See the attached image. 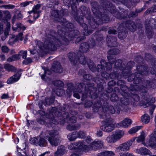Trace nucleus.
<instances>
[{"mask_svg":"<svg viewBox=\"0 0 156 156\" xmlns=\"http://www.w3.org/2000/svg\"><path fill=\"white\" fill-rule=\"evenodd\" d=\"M58 134V133L55 131H47L45 138L48 140L51 145L56 146L59 142Z\"/></svg>","mask_w":156,"mask_h":156,"instance_id":"f257e3e1","label":"nucleus"},{"mask_svg":"<svg viewBox=\"0 0 156 156\" xmlns=\"http://www.w3.org/2000/svg\"><path fill=\"white\" fill-rule=\"evenodd\" d=\"M116 124L112 119H109L105 122L104 125L101 126V129L106 132H110L113 130L116 126Z\"/></svg>","mask_w":156,"mask_h":156,"instance_id":"f03ea898","label":"nucleus"},{"mask_svg":"<svg viewBox=\"0 0 156 156\" xmlns=\"http://www.w3.org/2000/svg\"><path fill=\"white\" fill-rule=\"evenodd\" d=\"M91 142H92L91 141V140L89 137L88 138L87 140H86V142L84 143L85 144H86L87 146H88L87 147V150H86V151H88L89 150L88 149V148L90 147V146L88 145L86 143H87L88 144H91ZM103 142L101 140L95 141L91 144L90 146L92 147V148L90 149L95 150L98 148L102 147L103 146Z\"/></svg>","mask_w":156,"mask_h":156,"instance_id":"7ed1b4c3","label":"nucleus"},{"mask_svg":"<svg viewBox=\"0 0 156 156\" xmlns=\"http://www.w3.org/2000/svg\"><path fill=\"white\" fill-rule=\"evenodd\" d=\"M88 147L86 144H84L82 142H80L76 143L74 145L71 144L68 146L69 149L72 150L75 149L77 151H86L87 150V147Z\"/></svg>","mask_w":156,"mask_h":156,"instance_id":"20e7f679","label":"nucleus"},{"mask_svg":"<svg viewBox=\"0 0 156 156\" xmlns=\"http://www.w3.org/2000/svg\"><path fill=\"white\" fill-rule=\"evenodd\" d=\"M85 135V133L83 131H80L79 132H74L69 133L67 136L69 140L70 141L75 140L77 137L83 138Z\"/></svg>","mask_w":156,"mask_h":156,"instance_id":"39448f33","label":"nucleus"},{"mask_svg":"<svg viewBox=\"0 0 156 156\" xmlns=\"http://www.w3.org/2000/svg\"><path fill=\"white\" fill-rule=\"evenodd\" d=\"M149 145L152 148L156 149V130L150 135L149 140Z\"/></svg>","mask_w":156,"mask_h":156,"instance_id":"423d86ee","label":"nucleus"},{"mask_svg":"<svg viewBox=\"0 0 156 156\" xmlns=\"http://www.w3.org/2000/svg\"><path fill=\"white\" fill-rule=\"evenodd\" d=\"M132 121L130 119L128 118H126L122 121L116 124V126L117 127H126L130 125Z\"/></svg>","mask_w":156,"mask_h":156,"instance_id":"0eeeda50","label":"nucleus"},{"mask_svg":"<svg viewBox=\"0 0 156 156\" xmlns=\"http://www.w3.org/2000/svg\"><path fill=\"white\" fill-rule=\"evenodd\" d=\"M135 140V138H133L130 140L127 143L122 144L120 146V149L121 151H125L129 149L130 147L132 145V143Z\"/></svg>","mask_w":156,"mask_h":156,"instance_id":"6e6552de","label":"nucleus"},{"mask_svg":"<svg viewBox=\"0 0 156 156\" xmlns=\"http://www.w3.org/2000/svg\"><path fill=\"white\" fill-rule=\"evenodd\" d=\"M40 7V5H37L33 8V11L29 12H28L29 14H31L33 12L34 14L33 16L34 19H37L40 16L39 14L40 12V11L39 10Z\"/></svg>","mask_w":156,"mask_h":156,"instance_id":"1a4fd4ad","label":"nucleus"},{"mask_svg":"<svg viewBox=\"0 0 156 156\" xmlns=\"http://www.w3.org/2000/svg\"><path fill=\"white\" fill-rule=\"evenodd\" d=\"M113 133L117 141L119 140L124 135V132L121 130H117L115 131Z\"/></svg>","mask_w":156,"mask_h":156,"instance_id":"9d476101","label":"nucleus"},{"mask_svg":"<svg viewBox=\"0 0 156 156\" xmlns=\"http://www.w3.org/2000/svg\"><path fill=\"white\" fill-rule=\"evenodd\" d=\"M20 75V73H17L16 75H13L7 80V83L8 84H11L16 82L19 79Z\"/></svg>","mask_w":156,"mask_h":156,"instance_id":"9b49d317","label":"nucleus"},{"mask_svg":"<svg viewBox=\"0 0 156 156\" xmlns=\"http://www.w3.org/2000/svg\"><path fill=\"white\" fill-rule=\"evenodd\" d=\"M136 153L142 155H145L150 154V151L145 147L137 148L135 150Z\"/></svg>","mask_w":156,"mask_h":156,"instance_id":"f8f14e48","label":"nucleus"},{"mask_svg":"<svg viewBox=\"0 0 156 156\" xmlns=\"http://www.w3.org/2000/svg\"><path fill=\"white\" fill-rule=\"evenodd\" d=\"M26 27L21 24L18 23L16 25L13 26L12 28L15 31H23L26 29Z\"/></svg>","mask_w":156,"mask_h":156,"instance_id":"ddd939ff","label":"nucleus"},{"mask_svg":"<svg viewBox=\"0 0 156 156\" xmlns=\"http://www.w3.org/2000/svg\"><path fill=\"white\" fill-rule=\"evenodd\" d=\"M65 148L63 146H59L57 151L55 153V156H61L65 152Z\"/></svg>","mask_w":156,"mask_h":156,"instance_id":"4468645a","label":"nucleus"},{"mask_svg":"<svg viewBox=\"0 0 156 156\" xmlns=\"http://www.w3.org/2000/svg\"><path fill=\"white\" fill-rule=\"evenodd\" d=\"M90 47L87 43H82L81 44L80 50L83 52H85L88 51L89 48Z\"/></svg>","mask_w":156,"mask_h":156,"instance_id":"2eb2a0df","label":"nucleus"},{"mask_svg":"<svg viewBox=\"0 0 156 156\" xmlns=\"http://www.w3.org/2000/svg\"><path fill=\"white\" fill-rule=\"evenodd\" d=\"M126 27L132 32H134L136 29V26L134 23L131 21L129 22L126 24Z\"/></svg>","mask_w":156,"mask_h":156,"instance_id":"dca6fc26","label":"nucleus"},{"mask_svg":"<svg viewBox=\"0 0 156 156\" xmlns=\"http://www.w3.org/2000/svg\"><path fill=\"white\" fill-rule=\"evenodd\" d=\"M141 120L142 122L145 123H148L150 121V118L149 116L147 114H144L141 117Z\"/></svg>","mask_w":156,"mask_h":156,"instance_id":"f3484780","label":"nucleus"},{"mask_svg":"<svg viewBox=\"0 0 156 156\" xmlns=\"http://www.w3.org/2000/svg\"><path fill=\"white\" fill-rule=\"evenodd\" d=\"M35 44L34 46V48L37 49V48H40V49H43V47H44L45 48H47L45 46H44L42 42L40 41H38L37 40L35 41H34Z\"/></svg>","mask_w":156,"mask_h":156,"instance_id":"a211bd4d","label":"nucleus"},{"mask_svg":"<svg viewBox=\"0 0 156 156\" xmlns=\"http://www.w3.org/2000/svg\"><path fill=\"white\" fill-rule=\"evenodd\" d=\"M106 140L108 142L112 143L117 141L113 133L112 135H109L107 137Z\"/></svg>","mask_w":156,"mask_h":156,"instance_id":"6ab92c4d","label":"nucleus"},{"mask_svg":"<svg viewBox=\"0 0 156 156\" xmlns=\"http://www.w3.org/2000/svg\"><path fill=\"white\" fill-rule=\"evenodd\" d=\"M141 126H135V127L131 128L129 131L128 132L130 134H133L135 133L140 129L141 128Z\"/></svg>","mask_w":156,"mask_h":156,"instance_id":"aec40b11","label":"nucleus"},{"mask_svg":"<svg viewBox=\"0 0 156 156\" xmlns=\"http://www.w3.org/2000/svg\"><path fill=\"white\" fill-rule=\"evenodd\" d=\"M145 136L144 133H142L139 136L136 137H133V138H135L136 141L138 143H139L144 141L145 139Z\"/></svg>","mask_w":156,"mask_h":156,"instance_id":"412c9836","label":"nucleus"},{"mask_svg":"<svg viewBox=\"0 0 156 156\" xmlns=\"http://www.w3.org/2000/svg\"><path fill=\"white\" fill-rule=\"evenodd\" d=\"M20 58V56L18 55H13L12 57H10L7 59L8 62H11L12 61L17 60Z\"/></svg>","mask_w":156,"mask_h":156,"instance_id":"4be33fe9","label":"nucleus"},{"mask_svg":"<svg viewBox=\"0 0 156 156\" xmlns=\"http://www.w3.org/2000/svg\"><path fill=\"white\" fill-rule=\"evenodd\" d=\"M55 72L58 73H61L62 71V67L60 63H58L57 67H56L53 70Z\"/></svg>","mask_w":156,"mask_h":156,"instance_id":"5701e85b","label":"nucleus"},{"mask_svg":"<svg viewBox=\"0 0 156 156\" xmlns=\"http://www.w3.org/2000/svg\"><path fill=\"white\" fill-rule=\"evenodd\" d=\"M19 53L20 56H22L23 58H26L27 54V51H21Z\"/></svg>","mask_w":156,"mask_h":156,"instance_id":"b1692460","label":"nucleus"},{"mask_svg":"<svg viewBox=\"0 0 156 156\" xmlns=\"http://www.w3.org/2000/svg\"><path fill=\"white\" fill-rule=\"evenodd\" d=\"M48 48L52 50H55L57 49L56 46H55V45L51 43H50L49 44H48Z\"/></svg>","mask_w":156,"mask_h":156,"instance_id":"393cba45","label":"nucleus"},{"mask_svg":"<svg viewBox=\"0 0 156 156\" xmlns=\"http://www.w3.org/2000/svg\"><path fill=\"white\" fill-rule=\"evenodd\" d=\"M79 60L80 63L81 64H85L86 63V61L83 56L82 55L80 57Z\"/></svg>","mask_w":156,"mask_h":156,"instance_id":"a878e982","label":"nucleus"},{"mask_svg":"<svg viewBox=\"0 0 156 156\" xmlns=\"http://www.w3.org/2000/svg\"><path fill=\"white\" fill-rule=\"evenodd\" d=\"M46 144V140L43 138H41L39 141V144L41 146H43Z\"/></svg>","mask_w":156,"mask_h":156,"instance_id":"bb28decb","label":"nucleus"},{"mask_svg":"<svg viewBox=\"0 0 156 156\" xmlns=\"http://www.w3.org/2000/svg\"><path fill=\"white\" fill-rule=\"evenodd\" d=\"M121 101L122 103L125 105H127L129 103L128 99L127 98H121Z\"/></svg>","mask_w":156,"mask_h":156,"instance_id":"cd10ccee","label":"nucleus"},{"mask_svg":"<svg viewBox=\"0 0 156 156\" xmlns=\"http://www.w3.org/2000/svg\"><path fill=\"white\" fill-rule=\"evenodd\" d=\"M32 62V59L30 58H28L26 59H25L23 61V63L25 65H27L30 63Z\"/></svg>","mask_w":156,"mask_h":156,"instance_id":"c85d7f7f","label":"nucleus"},{"mask_svg":"<svg viewBox=\"0 0 156 156\" xmlns=\"http://www.w3.org/2000/svg\"><path fill=\"white\" fill-rule=\"evenodd\" d=\"M1 49L2 52L4 53L8 52L9 50L8 47L5 46H2Z\"/></svg>","mask_w":156,"mask_h":156,"instance_id":"c756f323","label":"nucleus"},{"mask_svg":"<svg viewBox=\"0 0 156 156\" xmlns=\"http://www.w3.org/2000/svg\"><path fill=\"white\" fill-rule=\"evenodd\" d=\"M5 69H7L9 71H12V69L13 68V67L9 65L6 64L5 66Z\"/></svg>","mask_w":156,"mask_h":156,"instance_id":"7c9ffc66","label":"nucleus"},{"mask_svg":"<svg viewBox=\"0 0 156 156\" xmlns=\"http://www.w3.org/2000/svg\"><path fill=\"white\" fill-rule=\"evenodd\" d=\"M67 129L70 131H72L74 129H77L78 128L76 127L75 126H71L70 125H69L67 126Z\"/></svg>","mask_w":156,"mask_h":156,"instance_id":"2f4dec72","label":"nucleus"},{"mask_svg":"<svg viewBox=\"0 0 156 156\" xmlns=\"http://www.w3.org/2000/svg\"><path fill=\"white\" fill-rule=\"evenodd\" d=\"M52 15L56 17H59L58 12V10H54L51 12Z\"/></svg>","mask_w":156,"mask_h":156,"instance_id":"473e14b6","label":"nucleus"},{"mask_svg":"<svg viewBox=\"0 0 156 156\" xmlns=\"http://www.w3.org/2000/svg\"><path fill=\"white\" fill-rule=\"evenodd\" d=\"M111 100L113 101H116L118 100V97L116 94H113L111 98Z\"/></svg>","mask_w":156,"mask_h":156,"instance_id":"72a5a7b5","label":"nucleus"},{"mask_svg":"<svg viewBox=\"0 0 156 156\" xmlns=\"http://www.w3.org/2000/svg\"><path fill=\"white\" fill-rule=\"evenodd\" d=\"M51 73V72L49 70H47L45 71L44 74L42 75L41 77L42 79H44V77L46 74L50 75Z\"/></svg>","mask_w":156,"mask_h":156,"instance_id":"f704fd0d","label":"nucleus"},{"mask_svg":"<svg viewBox=\"0 0 156 156\" xmlns=\"http://www.w3.org/2000/svg\"><path fill=\"white\" fill-rule=\"evenodd\" d=\"M83 26L85 27V28H84V31L85 32H84V34L85 35H87L88 34H90L91 33V32H88V31L86 30V28H87V26L84 23L83 24Z\"/></svg>","mask_w":156,"mask_h":156,"instance_id":"c9c22d12","label":"nucleus"},{"mask_svg":"<svg viewBox=\"0 0 156 156\" xmlns=\"http://www.w3.org/2000/svg\"><path fill=\"white\" fill-rule=\"evenodd\" d=\"M156 107V106L154 105H153L151 106V108L150 109V114L151 115L153 114V112Z\"/></svg>","mask_w":156,"mask_h":156,"instance_id":"e433bc0d","label":"nucleus"},{"mask_svg":"<svg viewBox=\"0 0 156 156\" xmlns=\"http://www.w3.org/2000/svg\"><path fill=\"white\" fill-rule=\"evenodd\" d=\"M120 156H134L132 154L130 153H120Z\"/></svg>","mask_w":156,"mask_h":156,"instance_id":"4c0bfd02","label":"nucleus"},{"mask_svg":"<svg viewBox=\"0 0 156 156\" xmlns=\"http://www.w3.org/2000/svg\"><path fill=\"white\" fill-rule=\"evenodd\" d=\"M108 112L112 114H113L115 113V110L112 106H110L109 107V109H108Z\"/></svg>","mask_w":156,"mask_h":156,"instance_id":"58836bf2","label":"nucleus"},{"mask_svg":"<svg viewBox=\"0 0 156 156\" xmlns=\"http://www.w3.org/2000/svg\"><path fill=\"white\" fill-rule=\"evenodd\" d=\"M23 34L20 33L17 36V38L18 40L22 41L23 40Z\"/></svg>","mask_w":156,"mask_h":156,"instance_id":"ea45409f","label":"nucleus"},{"mask_svg":"<svg viewBox=\"0 0 156 156\" xmlns=\"http://www.w3.org/2000/svg\"><path fill=\"white\" fill-rule=\"evenodd\" d=\"M73 54H74V53H71L68 54V56L71 62L73 61V58H74L73 57Z\"/></svg>","mask_w":156,"mask_h":156,"instance_id":"a19ab883","label":"nucleus"},{"mask_svg":"<svg viewBox=\"0 0 156 156\" xmlns=\"http://www.w3.org/2000/svg\"><path fill=\"white\" fill-rule=\"evenodd\" d=\"M105 153L107 156H110L114 155L112 151H106L105 152Z\"/></svg>","mask_w":156,"mask_h":156,"instance_id":"79ce46f5","label":"nucleus"},{"mask_svg":"<svg viewBox=\"0 0 156 156\" xmlns=\"http://www.w3.org/2000/svg\"><path fill=\"white\" fill-rule=\"evenodd\" d=\"M1 98L3 99H5L9 98V97L8 94H5L2 95Z\"/></svg>","mask_w":156,"mask_h":156,"instance_id":"37998d69","label":"nucleus"},{"mask_svg":"<svg viewBox=\"0 0 156 156\" xmlns=\"http://www.w3.org/2000/svg\"><path fill=\"white\" fill-rule=\"evenodd\" d=\"M117 33L116 31L115 30H110L108 31V33L110 34H115Z\"/></svg>","mask_w":156,"mask_h":156,"instance_id":"c03bdc74","label":"nucleus"},{"mask_svg":"<svg viewBox=\"0 0 156 156\" xmlns=\"http://www.w3.org/2000/svg\"><path fill=\"white\" fill-rule=\"evenodd\" d=\"M111 51L112 52H113V54L115 55L118 54L119 51V50L117 49H113Z\"/></svg>","mask_w":156,"mask_h":156,"instance_id":"a18cd8bd","label":"nucleus"},{"mask_svg":"<svg viewBox=\"0 0 156 156\" xmlns=\"http://www.w3.org/2000/svg\"><path fill=\"white\" fill-rule=\"evenodd\" d=\"M62 43L65 45L69 43V40L67 38H64L62 40Z\"/></svg>","mask_w":156,"mask_h":156,"instance_id":"49530a36","label":"nucleus"},{"mask_svg":"<svg viewBox=\"0 0 156 156\" xmlns=\"http://www.w3.org/2000/svg\"><path fill=\"white\" fill-rule=\"evenodd\" d=\"M29 2L27 1H26L21 4V5L22 7L26 6L29 5Z\"/></svg>","mask_w":156,"mask_h":156,"instance_id":"de8ad7c7","label":"nucleus"},{"mask_svg":"<svg viewBox=\"0 0 156 156\" xmlns=\"http://www.w3.org/2000/svg\"><path fill=\"white\" fill-rule=\"evenodd\" d=\"M10 29V27L9 26H8L7 27V29L5 30V34L6 36L8 34V31Z\"/></svg>","mask_w":156,"mask_h":156,"instance_id":"09e8293b","label":"nucleus"},{"mask_svg":"<svg viewBox=\"0 0 156 156\" xmlns=\"http://www.w3.org/2000/svg\"><path fill=\"white\" fill-rule=\"evenodd\" d=\"M121 61L120 60H118L116 61L115 63V65L117 67H119V65H120L121 64V63H120V62Z\"/></svg>","mask_w":156,"mask_h":156,"instance_id":"8fccbe9b","label":"nucleus"},{"mask_svg":"<svg viewBox=\"0 0 156 156\" xmlns=\"http://www.w3.org/2000/svg\"><path fill=\"white\" fill-rule=\"evenodd\" d=\"M38 122L39 123L44 125L45 124V122L44 121V120H43V119H40L38 121Z\"/></svg>","mask_w":156,"mask_h":156,"instance_id":"3c124183","label":"nucleus"},{"mask_svg":"<svg viewBox=\"0 0 156 156\" xmlns=\"http://www.w3.org/2000/svg\"><path fill=\"white\" fill-rule=\"evenodd\" d=\"M23 16L21 13H18L16 16V17L18 19L21 18L23 17Z\"/></svg>","mask_w":156,"mask_h":156,"instance_id":"603ef678","label":"nucleus"},{"mask_svg":"<svg viewBox=\"0 0 156 156\" xmlns=\"http://www.w3.org/2000/svg\"><path fill=\"white\" fill-rule=\"evenodd\" d=\"M84 78L86 77V78L87 80H90L91 78V76L87 74L84 76Z\"/></svg>","mask_w":156,"mask_h":156,"instance_id":"864d4df0","label":"nucleus"},{"mask_svg":"<svg viewBox=\"0 0 156 156\" xmlns=\"http://www.w3.org/2000/svg\"><path fill=\"white\" fill-rule=\"evenodd\" d=\"M3 31V26L1 24L0 25V34L2 33Z\"/></svg>","mask_w":156,"mask_h":156,"instance_id":"5fc2aeb1","label":"nucleus"},{"mask_svg":"<svg viewBox=\"0 0 156 156\" xmlns=\"http://www.w3.org/2000/svg\"><path fill=\"white\" fill-rule=\"evenodd\" d=\"M73 96L77 98V99H79L80 98V96L79 94L77 93H74L73 94Z\"/></svg>","mask_w":156,"mask_h":156,"instance_id":"6e6d98bb","label":"nucleus"},{"mask_svg":"<svg viewBox=\"0 0 156 156\" xmlns=\"http://www.w3.org/2000/svg\"><path fill=\"white\" fill-rule=\"evenodd\" d=\"M37 155V151L35 150H33L32 151V156H36Z\"/></svg>","mask_w":156,"mask_h":156,"instance_id":"4d7b16f0","label":"nucleus"},{"mask_svg":"<svg viewBox=\"0 0 156 156\" xmlns=\"http://www.w3.org/2000/svg\"><path fill=\"white\" fill-rule=\"evenodd\" d=\"M98 136H101L102 135V132L101 131H98L97 133Z\"/></svg>","mask_w":156,"mask_h":156,"instance_id":"13d9d810","label":"nucleus"},{"mask_svg":"<svg viewBox=\"0 0 156 156\" xmlns=\"http://www.w3.org/2000/svg\"><path fill=\"white\" fill-rule=\"evenodd\" d=\"M115 84V83L114 81H111L108 83L109 85H114Z\"/></svg>","mask_w":156,"mask_h":156,"instance_id":"bf43d9fd","label":"nucleus"},{"mask_svg":"<svg viewBox=\"0 0 156 156\" xmlns=\"http://www.w3.org/2000/svg\"><path fill=\"white\" fill-rule=\"evenodd\" d=\"M67 27L69 29L70 28H71V26H73V24L70 23H68L67 24Z\"/></svg>","mask_w":156,"mask_h":156,"instance_id":"052dcab7","label":"nucleus"},{"mask_svg":"<svg viewBox=\"0 0 156 156\" xmlns=\"http://www.w3.org/2000/svg\"><path fill=\"white\" fill-rule=\"evenodd\" d=\"M57 82L60 84V85H58L57 86H63V83L61 81H57Z\"/></svg>","mask_w":156,"mask_h":156,"instance_id":"680f3d73","label":"nucleus"},{"mask_svg":"<svg viewBox=\"0 0 156 156\" xmlns=\"http://www.w3.org/2000/svg\"><path fill=\"white\" fill-rule=\"evenodd\" d=\"M102 76L103 77L107 78L108 77V75L106 73H104L102 74Z\"/></svg>","mask_w":156,"mask_h":156,"instance_id":"e2e57ef3","label":"nucleus"},{"mask_svg":"<svg viewBox=\"0 0 156 156\" xmlns=\"http://www.w3.org/2000/svg\"><path fill=\"white\" fill-rule=\"evenodd\" d=\"M61 44V42L60 41H55L54 43V44H55V45H56V46H57V44Z\"/></svg>","mask_w":156,"mask_h":156,"instance_id":"0e129e2a","label":"nucleus"},{"mask_svg":"<svg viewBox=\"0 0 156 156\" xmlns=\"http://www.w3.org/2000/svg\"><path fill=\"white\" fill-rule=\"evenodd\" d=\"M72 119H73V121H72V122H76V119H75V117H73L72 118H71V119H70L71 121V120Z\"/></svg>","mask_w":156,"mask_h":156,"instance_id":"69168bd1","label":"nucleus"},{"mask_svg":"<svg viewBox=\"0 0 156 156\" xmlns=\"http://www.w3.org/2000/svg\"><path fill=\"white\" fill-rule=\"evenodd\" d=\"M71 34H73L74 33H76L77 34H78L79 33V32L77 30H75V31H71Z\"/></svg>","mask_w":156,"mask_h":156,"instance_id":"338daca9","label":"nucleus"},{"mask_svg":"<svg viewBox=\"0 0 156 156\" xmlns=\"http://www.w3.org/2000/svg\"><path fill=\"white\" fill-rule=\"evenodd\" d=\"M0 58H1V60H3L5 59V57L4 55L0 56Z\"/></svg>","mask_w":156,"mask_h":156,"instance_id":"774afa93","label":"nucleus"}]
</instances>
